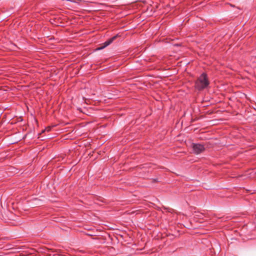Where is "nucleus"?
<instances>
[{
	"label": "nucleus",
	"instance_id": "4",
	"mask_svg": "<svg viewBox=\"0 0 256 256\" xmlns=\"http://www.w3.org/2000/svg\"><path fill=\"white\" fill-rule=\"evenodd\" d=\"M118 36V35H116V36H113L112 38H111L109 40L106 41L104 44V46L101 48H104L105 47H106V46H108Z\"/></svg>",
	"mask_w": 256,
	"mask_h": 256
},
{
	"label": "nucleus",
	"instance_id": "6",
	"mask_svg": "<svg viewBox=\"0 0 256 256\" xmlns=\"http://www.w3.org/2000/svg\"><path fill=\"white\" fill-rule=\"evenodd\" d=\"M50 130V128L48 127L42 131V132H44L46 131L49 132Z\"/></svg>",
	"mask_w": 256,
	"mask_h": 256
},
{
	"label": "nucleus",
	"instance_id": "1",
	"mask_svg": "<svg viewBox=\"0 0 256 256\" xmlns=\"http://www.w3.org/2000/svg\"><path fill=\"white\" fill-rule=\"evenodd\" d=\"M209 84L207 76L206 74L203 73L199 77L196 84V88L199 90H202L206 88Z\"/></svg>",
	"mask_w": 256,
	"mask_h": 256
},
{
	"label": "nucleus",
	"instance_id": "5",
	"mask_svg": "<svg viewBox=\"0 0 256 256\" xmlns=\"http://www.w3.org/2000/svg\"><path fill=\"white\" fill-rule=\"evenodd\" d=\"M118 36V35H116V36H113L112 38H111L109 40L106 41L104 44V46L101 48H104L105 47H106V46H108Z\"/></svg>",
	"mask_w": 256,
	"mask_h": 256
},
{
	"label": "nucleus",
	"instance_id": "2",
	"mask_svg": "<svg viewBox=\"0 0 256 256\" xmlns=\"http://www.w3.org/2000/svg\"><path fill=\"white\" fill-rule=\"evenodd\" d=\"M192 148L194 152L196 154L202 152L205 150L204 146L200 144H194Z\"/></svg>",
	"mask_w": 256,
	"mask_h": 256
},
{
	"label": "nucleus",
	"instance_id": "3",
	"mask_svg": "<svg viewBox=\"0 0 256 256\" xmlns=\"http://www.w3.org/2000/svg\"><path fill=\"white\" fill-rule=\"evenodd\" d=\"M49 21L52 24L56 26H62V24H64L62 20L60 17L54 18L50 19Z\"/></svg>",
	"mask_w": 256,
	"mask_h": 256
},
{
	"label": "nucleus",
	"instance_id": "7",
	"mask_svg": "<svg viewBox=\"0 0 256 256\" xmlns=\"http://www.w3.org/2000/svg\"><path fill=\"white\" fill-rule=\"evenodd\" d=\"M124 16H128V15L127 14H125Z\"/></svg>",
	"mask_w": 256,
	"mask_h": 256
}]
</instances>
